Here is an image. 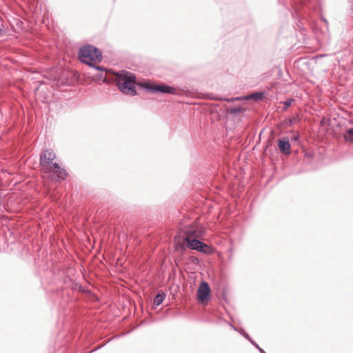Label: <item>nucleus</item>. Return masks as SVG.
<instances>
[{
  "label": "nucleus",
  "mask_w": 353,
  "mask_h": 353,
  "mask_svg": "<svg viewBox=\"0 0 353 353\" xmlns=\"http://www.w3.org/2000/svg\"><path fill=\"white\" fill-rule=\"evenodd\" d=\"M189 260L191 263H192L194 265H198L199 263V260L197 257L196 256H191L190 258H189Z\"/></svg>",
  "instance_id": "4468645a"
},
{
  "label": "nucleus",
  "mask_w": 353,
  "mask_h": 353,
  "mask_svg": "<svg viewBox=\"0 0 353 353\" xmlns=\"http://www.w3.org/2000/svg\"><path fill=\"white\" fill-rule=\"evenodd\" d=\"M99 78L100 79H103L102 74H101V75L99 77Z\"/></svg>",
  "instance_id": "412c9836"
},
{
  "label": "nucleus",
  "mask_w": 353,
  "mask_h": 353,
  "mask_svg": "<svg viewBox=\"0 0 353 353\" xmlns=\"http://www.w3.org/2000/svg\"><path fill=\"white\" fill-rule=\"evenodd\" d=\"M185 232L187 236L184 238V241L190 249L207 253V251L204 248H208V245L203 242L196 239V237H199V235L198 234V230L195 227L191 226L186 228Z\"/></svg>",
  "instance_id": "20e7f679"
},
{
  "label": "nucleus",
  "mask_w": 353,
  "mask_h": 353,
  "mask_svg": "<svg viewBox=\"0 0 353 353\" xmlns=\"http://www.w3.org/2000/svg\"><path fill=\"white\" fill-rule=\"evenodd\" d=\"M99 348H101V346H99V347H98L97 348H96V349H94V350H93L90 351L89 353H92L93 352H94L95 350H98V349H99Z\"/></svg>",
  "instance_id": "6ab92c4d"
},
{
  "label": "nucleus",
  "mask_w": 353,
  "mask_h": 353,
  "mask_svg": "<svg viewBox=\"0 0 353 353\" xmlns=\"http://www.w3.org/2000/svg\"><path fill=\"white\" fill-rule=\"evenodd\" d=\"M344 139L346 141L353 142V128L348 129L345 135Z\"/></svg>",
  "instance_id": "9d476101"
},
{
  "label": "nucleus",
  "mask_w": 353,
  "mask_h": 353,
  "mask_svg": "<svg viewBox=\"0 0 353 353\" xmlns=\"http://www.w3.org/2000/svg\"><path fill=\"white\" fill-rule=\"evenodd\" d=\"M55 158L56 154L52 150H45L40 154L39 164L45 172H49L53 168L56 181L64 180L68 176V172L64 168H61L59 163H52Z\"/></svg>",
  "instance_id": "f257e3e1"
},
{
  "label": "nucleus",
  "mask_w": 353,
  "mask_h": 353,
  "mask_svg": "<svg viewBox=\"0 0 353 353\" xmlns=\"http://www.w3.org/2000/svg\"><path fill=\"white\" fill-rule=\"evenodd\" d=\"M119 76L121 79L117 81V85L120 91L124 94L134 96L137 94L134 74L123 70Z\"/></svg>",
  "instance_id": "7ed1b4c3"
},
{
  "label": "nucleus",
  "mask_w": 353,
  "mask_h": 353,
  "mask_svg": "<svg viewBox=\"0 0 353 353\" xmlns=\"http://www.w3.org/2000/svg\"><path fill=\"white\" fill-rule=\"evenodd\" d=\"M278 147L280 151L284 154L290 153V143L289 139L286 137L282 138L278 141Z\"/></svg>",
  "instance_id": "0eeeda50"
},
{
  "label": "nucleus",
  "mask_w": 353,
  "mask_h": 353,
  "mask_svg": "<svg viewBox=\"0 0 353 353\" xmlns=\"http://www.w3.org/2000/svg\"><path fill=\"white\" fill-rule=\"evenodd\" d=\"M263 97H264V93L263 92H254L250 94H248L245 97V99L248 100L252 99L254 101H258L262 100Z\"/></svg>",
  "instance_id": "6e6552de"
},
{
  "label": "nucleus",
  "mask_w": 353,
  "mask_h": 353,
  "mask_svg": "<svg viewBox=\"0 0 353 353\" xmlns=\"http://www.w3.org/2000/svg\"><path fill=\"white\" fill-rule=\"evenodd\" d=\"M165 298V294L164 292L158 293L154 299V305L157 306L161 305L163 302Z\"/></svg>",
  "instance_id": "1a4fd4ad"
},
{
  "label": "nucleus",
  "mask_w": 353,
  "mask_h": 353,
  "mask_svg": "<svg viewBox=\"0 0 353 353\" xmlns=\"http://www.w3.org/2000/svg\"><path fill=\"white\" fill-rule=\"evenodd\" d=\"M242 111H243V108L240 106L230 108L228 109V112L231 114H234V115L239 114Z\"/></svg>",
  "instance_id": "9b49d317"
},
{
  "label": "nucleus",
  "mask_w": 353,
  "mask_h": 353,
  "mask_svg": "<svg viewBox=\"0 0 353 353\" xmlns=\"http://www.w3.org/2000/svg\"><path fill=\"white\" fill-rule=\"evenodd\" d=\"M144 88L149 91L151 93H156V92H161V93H166V94H173V95H179V91L172 87V86H170V85H157V84H152V85H149V84H147L145 83L144 85H143Z\"/></svg>",
  "instance_id": "39448f33"
},
{
  "label": "nucleus",
  "mask_w": 353,
  "mask_h": 353,
  "mask_svg": "<svg viewBox=\"0 0 353 353\" xmlns=\"http://www.w3.org/2000/svg\"><path fill=\"white\" fill-rule=\"evenodd\" d=\"M79 60L85 64L94 68L99 71H103L101 66L94 65L99 63L102 59L101 52L95 46L92 45H85L80 48L79 52Z\"/></svg>",
  "instance_id": "f03ea898"
},
{
  "label": "nucleus",
  "mask_w": 353,
  "mask_h": 353,
  "mask_svg": "<svg viewBox=\"0 0 353 353\" xmlns=\"http://www.w3.org/2000/svg\"><path fill=\"white\" fill-rule=\"evenodd\" d=\"M230 326L235 330V331H238L243 337H245L248 341L250 340V336L245 332H244L243 330L242 331H240V330H238L237 328L236 327H234V325H230Z\"/></svg>",
  "instance_id": "f8f14e48"
},
{
  "label": "nucleus",
  "mask_w": 353,
  "mask_h": 353,
  "mask_svg": "<svg viewBox=\"0 0 353 353\" xmlns=\"http://www.w3.org/2000/svg\"><path fill=\"white\" fill-rule=\"evenodd\" d=\"M298 139H299V135H294L292 138V140H295V141L298 140Z\"/></svg>",
  "instance_id": "a211bd4d"
},
{
  "label": "nucleus",
  "mask_w": 353,
  "mask_h": 353,
  "mask_svg": "<svg viewBox=\"0 0 353 353\" xmlns=\"http://www.w3.org/2000/svg\"><path fill=\"white\" fill-rule=\"evenodd\" d=\"M254 346L256 348H257V349H258V350H259L261 353H262V352L264 351L262 348H261V347H259V345L256 343V344H255V345H254Z\"/></svg>",
  "instance_id": "dca6fc26"
},
{
  "label": "nucleus",
  "mask_w": 353,
  "mask_h": 353,
  "mask_svg": "<svg viewBox=\"0 0 353 353\" xmlns=\"http://www.w3.org/2000/svg\"><path fill=\"white\" fill-rule=\"evenodd\" d=\"M293 101H294V99H289L283 101L282 103L284 105V108L287 109L288 107H290Z\"/></svg>",
  "instance_id": "ddd939ff"
},
{
  "label": "nucleus",
  "mask_w": 353,
  "mask_h": 353,
  "mask_svg": "<svg viewBox=\"0 0 353 353\" xmlns=\"http://www.w3.org/2000/svg\"><path fill=\"white\" fill-rule=\"evenodd\" d=\"M210 288L205 281H202L197 289V299L201 303L207 301L210 297Z\"/></svg>",
  "instance_id": "423d86ee"
},
{
  "label": "nucleus",
  "mask_w": 353,
  "mask_h": 353,
  "mask_svg": "<svg viewBox=\"0 0 353 353\" xmlns=\"http://www.w3.org/2000/svg\"><path fill=\"white\" fill-rule=\"evenodd\" d=\"M254 346L256 348H257V349H258V350H259L261 353H262V352L264 351L262 348H261V347H259V345L256 343V344H255V345H254Z\"/></svg>",
  "instance_id": "2eb2a0df"
},
{
  "label": "nucleus",
  "mask_w": 353,
  "mask_h": 353,
  "mask_svg": "<svg viewBox=\"0 0 353 353\" xmlns=\"http://www.w3.org/2000/svg\"><path fill=\"white\" fill-rule=\"evenodd\" d=\"M262 353H266L265 351H263Z\"/></svg>",
  "instance_id": "5701e85b"
},
{
  "label": "nucleus",
  "mask_w": 353,
  "mask_h": 353,
  "mask_svg": "<svg viewBox=\"0 0 353 353\" xmlns=\"http://www.w3.org/2000/svg\"><path fill=\"white\" fill-rule=\"evenodd\" d=\"M1 31H2V30H1V28H0V32H1Z\"/></svg>",
  "instance_id": "4be33fe9"
},
{
  "label": "nucleus",
  "mask_w": 353,
  "mask_h": 353,
  "mask_svg": "<svg viewBox=\"0 0 353 353\" xmlns=\"http://www.w3.org/2000/svg\"><path fill=\"white\" fill-rule=\"evenodd\" d=\"M250 341V343L252 344V345H255L256 344V342L252 339L251 338L250 339V340H248Z\"/></svg>",
  "instance_id": "f3484780"
},
{
  "label": "nucleus",
  "mask_w": 353,
  "mask_h": 353,
  "mask_svg": "<svg viewBox=\"0 0 353 353\" xmlns=\"http://www.w3.org/2000/svg\"><path fill=\"white\" fill-rule=\"evenodd\" d=\"M234 100V99H226L227 101H233Z\"/></svg>",
  "instance_id": "aec40b11"
}]
</instances>
